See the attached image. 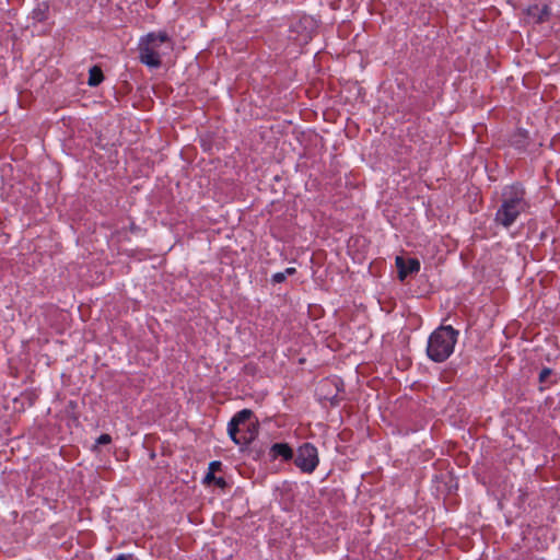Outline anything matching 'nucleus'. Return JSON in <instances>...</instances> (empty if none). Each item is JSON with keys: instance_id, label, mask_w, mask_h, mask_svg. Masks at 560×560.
I'll list each match as a JSON object with an SVG mask.
<instances>
[{"instance_id": "obj_9", "label": "nucleus", "mask_w": 560, "mask_h": 560, "mask_svg": "<svg viewBox=\"0 0 560 560\" xmlns=\"http://www.w3.org/2000/svg\"><path fill=\"white\" fill-rule=\"evenodd\" d=\"M526 14L534 20V23L540 24L548 20L550 10L546 4L541 8L537 4H534L527 8Z\"/></svg>"}, {"instance_id": "obj_1", "label": "nucleus", "mask_w": 560, "mask_h": 560, "mask_svg": "<svg viewBox=\"0 0 560 560\" xmlns=\"http://www.w3.org/2000/svg\"><path fill=\"white\" fill-rule=\"evenodd\" d=\"M528 208L529 202L526 200V191L522 184L514 183L505 186L501 195V205L494 215V223L510 229L520 214L526 212Z\"/></svg>"}, {"instance_id": "obj_20", "label": "nucleus", "mask_w": 560, "mask_h": 560, "mask_svg": "<svg viewBox=\"0 0 560 560\" xmlns=\"http://www.w3.org/2000/svg\"><path fill=\"white\" fill-rule=\"evenodd\" d=\"M335 404H337L336 396H334L332 399H331V405H335Z\"/></svg>"}, {"instance_id": "obj_6", "label": "nucleus", "mask_w": 560, "mask_h": 560, "mask_svg": "<svg viewBox=\"0 0 560 560\" xmlns=\"http://www.w3.org/2000/svg\"><path fill=\"white\" fill-rule=\"evenodd\" d=\"M396 267L398 270V279L404 281L409 275L420 270V261L417 258L405 259L401 256L396 257Z\"/></svg>"}, {"instance_id": "obj_12", "label": "nucleus", "mask_w": 560, "mask_h": 560, "mask_svg": "<svg viewBox=\"0 0 560 560\" xmlns=\"http://www.w3.org/2000/svg\"><path fill=\"white\" fill-rule=\"evenodd\" d=\"M553 371L550 368H544L539 372L538 381L539 383H546L548 378L552 375Z\"/></svg>"}, {"instance_id": "obj_2", "label": "nucleus", "mask_w": 560, "mask_h": 560, "mask_svg": "<svg viewBox=\"0 0 560 560\" xmlns=\"http://www.w3.org/2000/svg\"><path fill=\"white\" fill-rule=\"evenodd\" d=\"M459 331L451 325H441L431 332L427 345V355L436 363L446 361L454 352Z\"/></svg>"}, {"instance_id": "obj_5", "label": "nucleus", "mask_w": 560, "mask_h": 560, "mask_svg": "<svg viewBox=\"0 0 560 560\" xmlns=\"http://www.w3.org/2000/svg\"><path fill=\"white\" fill-rule=\"evenodd\" d=\"M318 462L317 448L313 444L306 442L298 448L294 464L303 472H313L316 469Z\"/></svg>"}, {"instance_id": "obj_17", "label": "nucleus", "mask_w": 560, "mask_h": 560, "mask_svg": "<svg viewBox=\"0 0 560 560\" xmlns=\"http://www.w3.org/2000/svg\"><path fill=\"white\" fill-rule=\"evenodd\" d=\"M214 479H215L214 472L208 471V474L205 476L203 482L209 485V483L213 482Z\"/></svg>"}, {"instance_id": "obj_14", "label": "nucleus", "mask_w": 560, "mask_h": 560, "mask_svg": "<svg viewBox=\"0 0 560 560\" xmlns=\"http://www.w3.org/2000/svg\"><path fill=\"white\" fill-rule=\"evenodd\" d=\"M285 279H287L285 273H283V272H277V273L272 275V277H271L272 283H282L285 281Z\"/></svg>"}, {"instance_id": "obj_16", "label": "nucleus", "mask_w": 560, "mask_h": 560, "mask_svg": "<svg viewBox=\"0 0 560 560\" xmlns=\"http://www.w3.org/2000/svg\"><path fill=\"white\" fill-rule=\"evenodd\" d=\"M213 482L215 483V486H218L221 489H223L228 486V483L223 477H215Z\"/></svg>"}, {"instance_id": "obj_15", "label": "nucleus", "mask_w": 560, "mask_h": 560, "mask_svg": "<svg viewBox=\"0 0 560 560\" xmlns=\"http://www.w3.org/2000/svg\"><path fill=\"white\" fill-rule=\"evenodd\" d=\"M222 463L219 460H213L209 464V471L215 472L221 470Z\"/></svg>"}, {"instance_id": "obj_13", "label": "nucleus", "mask_w": 560, "mask_h": 560, "mask_svg": "<svg viewBox=\"0 0 560 560\" xmlns=\"http://www.w3.org/2000/svg\"><path fill=\"white\" fill-rule=\"evenodd\" d=\"M110 442H112V436L107 433L101 434L96 440L97 445H106V444H109Z\"/></svg>"}, {"instance_id": "obj_4", "label": "nucleus", "mask_w": 560, "mask_h": 560, "mask_svg": "<svg viewBox=\"0 0 560 560\" xmlns=\"http://www.w3.org/2000/svg\"><path fill=\"white\" fill-rule=\"evenodd\" d=\"M168 40L166 32L149 33L141 38L138 50L140 61L149 68H159L161 66V57L156 50L159 43Z\"/></svg>"}, {"instance_id": "obj_11", "label": "nucleus", "mask_w": 560, "mask_h": 560, "mask_svg": "<svg viewBox=\"0 0 560 560\" xmlns=\"http://www.w3.org/2000/svg\"><path fill=\"white\" fill-rule=\"evenodd\" d=\"M33 19L43 22L47 19V7L45 5L44 9L37 8L33 11Z\"/></svg>"}, {"instance_id": "obj_3", "label": "nucleus", "mask_w": 560, "mask_h": 560, "mask_svg": "<svg viewBox=\"0 0 560 560\" xmlns=\"http://www.w3.org/2000/svg\"><path fill=\"white\" fill-rule=\"evenodd\" d=\"M252 417H254V412L250 409H242L230 420L228 433L236 445L249 444L254 434L257 433L256 424H252V428L247 424Z\"/></svg>"}, {"instance_id": "obj_19", "label": "nucleus", "mask_w": 560, "mask_h": 560, "mask_svg": "<svg viewBox=\"0 0 560 560\" xmlns=\"http://www.w3.org/2000/svg\"><path fill=\"white\" fill-rule=\"evenodd\" d=\"M296 272V269L294 267H289L287 268L283 273H285V277L287 276H293L294 273Z\"/></svg>"}, {"instance_id": "obj_8", "label": "nucleus", "mask_w": 560, "mask_h": 560, "mask_svg": "<svg viewBox=\"0 0 560 560\" xmlns=\"http://www.w3.org/2000/svg\"><path fill=\"white\" fill-rule=\"evenodd\" d=\"M270 459L275 460L281 457L283 460H290L293 458V450L288 443H275L269 450Z\"/></svg>"}, {"instance_id": "obj_10", "label": "nucleus", "mask_w": 560, "mask_h": 560, "mask_svg": "<svg viewBox=\"0 0 560 560\" xmlns=\"http://www.w3.org/2000/svg\"><path fill=\"white\" fill-rule=\"evenodd\" d=\"M104 80V74L98 66H93L89 71L88 84L90 86H97Z\"/></svg>"}, {"instance_id": "obj_7", "label": "nucleus", "mask_w": 560, "mask_h": 560, "mask_svg": "<svg viewBox=\"0 0 560 560\" xmlns=\"http://www.w3.org/2000/svg\"><path fill=\"white\" fill-rule=\"evenodd\" d=\"M530 143V137L527 130L517 129L510 137L511 147L515 148L520 152H525Z\"/></svg>"}, {"instance_id": "obj_18", "label": "nucleus", "mask_w": 560, "mask_h": 560, "mask_svg": "<svg viewBox=\"0 0 560 560\" xmlns=\"http://www.w3.org/2000/svg\"><path fill=\"white\" fill-rule=\"evenodd\" d=\"M132 558H133V556L130 553H128V555L121 553V555L117 556L114 560H130Z\"/></svg>"}]
</instances>
